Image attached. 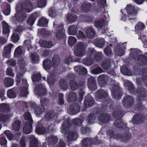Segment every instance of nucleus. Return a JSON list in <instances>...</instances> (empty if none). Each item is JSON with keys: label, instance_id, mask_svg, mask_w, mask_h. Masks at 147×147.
<instances>
[{"label": "nucleus", "instance_id": "56", "mask_svg": "<svg viewBox=\"0 0 147 147\" xmlns=\"http://www.w3.org/2000/svg\"><path fill=\"white\" fill-rule=\"evenodd\" d=\"M46 0H38L37 6L38 7L42 8L46 5Z\"/></svg>", "mask_w": 147, "mask_h": 147}, {"label": "nucleus", "instance_id": "23", "mask_svg": "<svg viewBox=\"0 0 147 147\" xmlns=\"http://www.w3.org/2000/svg\"><path fill=\"white\" fill-rule=\"evenodd\" d=\"M138 62L140 65H145L147 64V57L142 55H140L138 60Z\"/></svg>", "mask_w": 147, "mask_h": 147}, {"label": "nucleus", "instance_id": "36", "mask_svg": "<svg viewBox=\"0 0 147 147\" xmlns=\"http://www.w3.org/2000/svg\"><path fill=\"white\" fill-rule=\"evenodd\" d=\"M60 62L59 56L57 55H55L52 59V65L54 67L58 65Z\"/></svg>", "mask_w": 147, "mask_h": 147}, {"label": "nucleus", "instance_id": "18", "mask_svg": "<svg viewBox=\"0 0 147 147\" xmlns=\"http://www.w3.org/2000/svg\"><path fill=\"white\" fill-rule=\"evenodd\" d=\"M133 98L129 96H127L125 97L123 101V105L126 107L131 105L133 102Z\"/></svg>", "mask_w": 147, "mask_h": 147}, {"label": "nucleus", "instance_id": "63", "mask_svg": "<svg viewBox=\"0 0 147 147\" xmlns=\"http://www.w3.org/2000/svg\"><path fill=\"white\" fill-rule=\"evenodd\" d=\"M21 47H18L15 50L14 52V55L16 57H18L22 54V51Z\"/></svg>", "mask_w": 147, "mask_h": 147}, {"label": "nucleus", "instance_id": "54", "mask_svg": "<svg viewBox=\"0 0 147 147\" xmlns=\"http://www.w3.org/2000/svg\"><path fill=\"white\" fill-rule=\"evenodd\" d=\"M70 109H71L73 112L77 113L80 111V107L78 104L73 105L70 107Z\"/></svg>", "mask_w": 147, "mask_h": 147}, {"label": "nucleus", "instance_id": "52", "mask_svg": "<svg viewBox=\"0 0 147 147\" xmlns=\"http://www.w3.org/2000/svg\"><path fill=\"white\" fill-rule=\"evenodd\" d=\"M59 85L61 89L65 90L67 88V85L66 82L63 79L60 80L59 83Z\"/></svg>", "mask_w": 147, "mask_h": 147}, {"label": "nucleus", "instance_id": "34", "mask_svg": "<svg viewBox=\"0 0 147 147\" xmlns=\"http://www.w3.org/2000/svg\"><path fill=\"white\" fill-rule=\"evenodd\" d=\"M21 122L19 120H16L13 123L12 125V128L15 131H18L21 126Z\"/></svg>", "mask_w": 147, "mask_h": 147}, {"label": "nucleus", "instance_id": "26", "mask_svg": "<svg viewBox=\"0 0 147 147\" xmlns=\"http://www.w3.org/2000/svg\"><path fill=\"white\" fill-rule=\"evenodd\" d=\"M93 59L96 62H98L102 60L103 58L102 53L98 52H96L92 57Z\"/></svg>", "mask_w": 147, "mask_h": 147}, {"label": "nucleus", "instance_id": "16", "mask_svg": "<svg viewBox=\"0 0 147 147\" xmlns=\"http://www.w3.org/2000/svg\"><path fill=\"white\" fill-rule=\"evenodd\" d=\"M85 34L88 38H91L94 36L95 32L92 28H86Z\"/></svg>", "mask_w": 147, "mask_h": 147}, {"label": "nucleus", "instance_id": "35", "mask_svg": "<svg viewBox=\"0 0 147 147\" xmlns=\"http://www.w3.org/2000/svg\"><path fill=\"white\" fill-rule=\"evenodd\" d=\"M92 5L90 3H85L81 6V10L83 12H86L91 9Z\"/></svg>", "mask_w": 147, "mask_h": 147}, {"label": "nucleus", "instance_id": "31", "mask_svg": "<svg viewBox=\"0 0 147 147\" xmlns=\"http://www.w3.org/2000/svg\"><path fill=\"white\" fill-rule=\"evenodd\" d=\"M78 29L76 26H71L69 28L68 33L70 35H74L77 33Z\"/></svg>", "mask_w": 147, "mask_h": 147}, {"label": "nucleus", "instance_id": "58", "mask_svg": "<svg viewBox=\"0 0 147 147\" xmlns=\"http://www.w3.org/2000/svg\"><path fill=\"white\" fill-rule=\"evenodd\" d=\"M24 118L25 120L28 121L27 122L31 123H32L33 120L32 119L31 115L29 112H27L24 114Z\"/></svg>", "mask_w": 147, "mask_h": 147}, {"label": "nucleus", "instance_id": "8", "mask_svg": "<svg viewBox=\"0 0 147 147\" xmlns=\"http://www.w3.org/2000/svg\"><path fill=\"white\" fill-rule=\"evenodd\" d=\"M75 78V76L71 73L69 74L67 77V80H70L69 84L71 90H77L79 86L77 82L74 80H73Z\"/></svg>", "mask_w": 147, "mask_h": 147}, {"label": "nucleus", "instance_id": "15", "mask_svg": "<svg viewBox=\"0 0 147 147\" xmlns=\"http://www.w3.org/2000/svg\"><path fill=\"white\" fill-rule=\"evenodd\" d=\"M94 43L97 47L102 48L105 45L104 39L102 38H96L94 39Z\"/></svg>", "mask_w": 147, "mask_h": 147}, {"label": "nucleus", "instance_id": "13", "mask_svg": "<svg viewBox=\"0 0 147 147\" xmlns=\"http://www.w3.org/2000/svg\"><path fill=\"white\" fill-rule=\"evenodd\" d=\"M15 16L16 19L20 21H24L26 18V13L23 12L22 10L21 9L19 11L18 9L15 14Z\"/></svg>", "mask_w": 147, "mask_h": 147}, {"label": "nucleus", "instance_id": "10", "mask_svg": "<svg viewBox=\"0 0 147 147\" xmlns=\"http://www.w3.org/2000/svg\"><path fill=\"white\" fill-rule=\"evenodd\" d=\"M34 92L36 95L39 96L45 95L46 93L45 86L41 84H38L36 86Z\"/></svg>", "mask_w": 147, "mask_h": 147}, {"label": "nucleus", "instance_id": "55", "mask_svg": "<svg viewBox=\"0 0 147 147\" xmlns=\"http://www.w3.org/2000/svg\"><path fill=\"white\" fill-rule=\"evenodd\" d=\"M47 82L49 84H51L55 82V76L54 75H50L47 78Z\"/></svg>", "mask_w": 147, "mask_h": 147}, {"label": "nucleus", "instance_id": "61", "mask_svg": "<svg viewBox=\"0 0 147 147\" xmlns=\"http://www.w3.org/2000/svg\"><path fill=\"white\" fill-rule=\"evenodd\" d=\"M7 96L10 98H14L16 97V94L15 92L12 90H8Z\"/></svg>", "mask_w": 147, "mask_h": 147}, {"label": "nucleus", "instance_id": "27", "mask_svg": "<svg viewBox=\"0 0 147 147\" xmlns=\"http://www.w3.org/2000/svg\"><path fill=\"white\" fill-rule=\"evenodd\" d=\"M77 98V94L74 92H71L69 95L67 101L69 102H74Z\"/></svg>", "mask_w": 147, "mask_h": 147}, {"label": "nucleus", "instance_id": "41", "mask_svg": "<svg viewBox=\"0 0 147 147\" xmlns=\"http://www.w3.org/2000/svg\"><path fill=\"white\" fill-rule=\"evenodd\" d=\"M13 46V45L12 44H9L5 47L4 49V51L3 53V55L7 56V55L10 52L11 49Z\"/></svg>", "mask_w": 147, "mask_h": 147}, {"label": "nucleus", "instance_id": "57", "mask_svg": "<svg viewBox=\"0 0 147 147\" xmlns=\"http://www.w3.org/2000/svg\"><path fill=\"white\" fill-rule=\"evenodd\" d=\"M77 40L76 39L75 37L70 36L68 38V43L69 45L72 46L75 43Z\"/></svg>", "mask_w": 147, "mask_h": 147}, {"label": "nucleus", "instance_id": "6", "mask_svg": "<svg viewBox=\"0 0 147 147\" xmlns=\"http://www.w3.org/2000/svg\"><path fill=\"white\" fill-rule=\"evenodd\" d=\"M54 126L53 124L50 125L48 129L45 128L42 126H39L37 125L36 130V133L38 134H44L46 133L52 131Z\"/></svg>", "mask_w": 147, "mask_h": 147}, {"label": "nucleus", "instance_id": "12", "mask_svg": "<svg viewBox=\"0 0 147 147\" xmlns=\"http://www.w3.org/2000/svg\"><path fill=\"white\" fill-rule=\"evenodd\" d=\"M22 83L23 85L22 86L20 89V95L22 96H25L27 95L28 94L27 88L28 85L27 84V81L26 79L22 80Z\"/></svg>", "mask_w": 147, "mask_h": 147}, {"label": "nucleus", "instance_id": "60", "mask_svg": "<svg viewBox=\"0 0 147 147\" xmlns=\"http://www.w3.org/2000/svg\"><path fill=\"white\" fill-rule=\"evenodd\" d=\"M145 28L144 25L141 22H139L135 27L136 30H142Z\"/></svg>", "mask_w": 147, "mask_h": 147}, {"label": "nucleus", "instance_id": "33", "mask_svg": "<svg viewBox=\"0 0 147 147\" xmlns=\"http://www.w3.org/2000/svg\"><path fill=\"white\" fill-rule=\"evenodd\" d=\"M83 62L84 64L88 66H90L93 64V59L92 58L87 56L86 58L83 59Z\"/></svg>", "mask_w": 147, "mask_h": 147}, {"label": "nucleus", "instance_id": "30", "mask_svg": "<svg viewBox=\"0 0 147 147\" xmlns=\"http://www.w3.org/2000/svg\"><path fill=\"white\" fill-rule=\"evenodd\" d=\"M55 116V113L52 111H50L46 114L45 117L47 120L49 121L53 119Z\"/></svg>", "mask_w": 147, "mask_h": 147}, {"label": "nucleus", "instance_id": "25", "mask_svg": "<svg viewBox=\"0 0 147 147\" xmlns=\"http://www.w3.org/2000/svg\"><path fill=\"white\" fill-rule=\"evenodd\" d=\"M138 94L141 97H145L147 95V91L146 89L141 87L138 90Z\"/></svg>", "mask_w": 147, "mask_h": 147}, {"label": "nucleus", "instance_id": "14", "mask_svg": "<svg viewBox=\"0 0 147 147\" xmlns=\"http://www.w3.org/2000/svg\"><path fill=\"white\" fill-rule=\"evenodd\" d=\"M26 71V69L24 67H21L19 71L18 72L16 78L17 84H18L21 82L20 78Z\"/></svg>", "mask_w": 147, "mask_h": 147}, {"label": "nucleus", "instance_id": "28", "mask_svg": "<svg viewBox=\"0 0 147 147\" xmlns=\"http://www.w3.org/2000/svg\"><path fill=\"white\" fill-rule=\"evenodd\" d=\"M119 90V87L117 86L116 88H114L111 90L112 96L113 98L116 100L119 99L120 98V96L118 94V91Z\"/></svg>", "mask_w": 147, "mask_h": 147}, {"label": "nucleus", "instance_id": "7", "mask_svg": "<svg viewBox=\"0 0 147 147\" xmlns=\"http://www.w3.org/2000/svg\"><path fill=\"white\" fill-rule=\"evenodd\" d=\"M30 107L34 109V111L36 115H40L45 110L44 106L42 105L38 107L36 104L34 102H29Z\"/></svg>", "mask_w": 147, "mask_h": 147}, {"label": "nucleus", "instance_id": "48", "mask_svg": "<svg viewBox=\"0 0 147 147\" xmlns=\"http://www.w3.org/2000/svg\"><path fill=\"white\" fill-rule=\"evenodd\" d=\"M95 118V116L94 114H89L87 118L88 124L90 125L94 123Z\"/></svg>", "mask_w": 147, "mask_h": 147}, {"label": "nucleus", "instance_id": "4", "mask_svg": "<svg viewBox=\"0 0 147 147\" xmlns=\"http://www.w3.org/2000/svg\"><path fill=\"white\" fill-rule=\"evenodd\" d=\"M86 49L84 43L82 42H78L74 50L75 55L78 57H82L85 53Z\"/></svg>", "mask_w": 147, "mask_h": 147}, {"label": "nucleus", "instance_id": "43", "mask_svg": "<svg viewBox=\"0 0 147 147\" xmlns=\"http://www.w3.org/2000/svg\"><path fill=\"white\" fill-rule=\"evenodd\" d=\"M10 110L9 106L5 103H2L0 105V111L1 112L8 111Z\"/></svg>", "mask_w": 147, "mask_h": 147}, {"label": "nucleus", "instance_id": "21", "mask_svg": "<svg viewBox=\"0 0 147 147\" xmlns=\"http://www.w3.org/2000/svg\"><path fill=\"white\" fill-rule=\"evenodd\" d=\"M98 118L101 122L106 123L109 121L110 119V117L109 115H100Z\"/></svg>", "mask_w": 147, "mask_h": 147}, {"label": "nucleus", "instance_id": "45", "mask_svg": "<svg viewBox=\"0 0 147 147\" xmlns=\"http://www.w3.org/2000/svg\"><path fill=\"white\" fill-rule=\"evenodd\" d=\"M52 64L50 60H46L43 61V65L45 69H48L51 68Z\"/></svg>", "mask_w": 147, "mask_h": 147}, {"label": "nucleus", "instance_id": "62", "mask_svg": "<svg viewBox=\"0 0 147 147\" xmlns=\"http://www.w3.org/2000/svg\"><path fill=\"white\" fill-rule=\"evenodd\" d=\"M19 34L16 33V31H14L12 36V40L15 42L18 41L19 39Z\"/></svg>", "mask_w": 147, "mask_h": 147}, {"label": "nucleus", "instance_id": "49", "mask_svg": "<svg viewBox=\"0 0 147 147\" xmlns=\"http://www.w3.org/2000/svg\"><path fill=\"white\" fill-rule=\"evenodd\" d=\"M124 85L125 87H127L128 89L131 92L134 91V87L130 81H127L125 84Z\"/></svg>", "mask_w": 147, "mask_h": 147}, {"label": "nucleus", "instance_id": "11", "mask_svg": "<svg viewBox=\"0 0 147 147\" xmlns=\"http://www.w3.org/2000/svg\"><path fill=\"white\" fill-rule=\"evenodd\" d=\"M57 22H54V27L55 28H59V29H58L57 30V32L56 34V36L58 39H61L63 38L64 37V30L63 29L62 26V25L60 27L59 26L57 27Z\"/></svg>", "mask_w": 147, "mask_h": 147}, {"label": "nucleus", "instance_id": "17", "mask_svg": "<svg viewBox=\"0 0 147 147\" xmlns=\"http://www.w3.org/2000/svg\"><path fill=\"white\" fill-rule=\"evenodd\" d=\"M32 123L26 122L23 128L24 132L26 134L30 133L32 130Z\"/></svg>", "mask_w": 147, "mask_h": 147}, {"label": "nucleus", "instance_id": "20", "mask_svg": "<svg viewBox=\"0 0 147 147\" xmlns=\"http://www.w3.org/2000/svg\"><path fill=\"white\" fill-rule=\"evenodd\" d=\"M94 102L92 98L90 96H87L84 101V104L86 107H89L93 105Z\"/></svg>", "mask_w": 147, "mask_h": 147}, {"label": "nucleus", "instance_id": "42", "mask_svg": "<svg viewBox=\"0 0 147 147\" xmlns=\"http://www.w3.org/2000/svg\"><path fill=\"white\" fill-rule=\"evenodd\" d=\"M94 26L96 27L101 28L105 25L104 21L103 20H96L94 23Z\"/></svg>", "mask_w": 147, "mask_h": 147}, {"label": "nucleus", "instance_id": "39", "mask_svg": "<svg viewBox=\"0 0 147 147\" xmlns=\"http://www.w3.org/2000/svg\"><path fill=\"white\" fill-rule=\"evenodd\" d=\"M106 76L104 75H101L97 78L98 81L100 85L102 86L105 82Z\"/></svg>", "mask_w": 147, "mask_h": 147}, {"label": "nucleus", "instance_id": "53", "mask_svg": "<svg viewBox=\"0 0 147 147\" xmlns=\"http://www.w3.org/2000/svg\"><path fill=\"white\" fill-rule=\"evenodd\" d=\"M121 71L122 73L125 75L129 76L131 74V71L126 67H122L121 69Z\"/></svg>", "mask_w": 147, "mask_h": 147}, {"label": "nucleus", "instance_id": "3", "mask_svg": "<svg viewBox=\"0 0 147 147\" xmlns=\"http://www.w3.org/2000/svg\"><path fill=\"white\" fill-rule=\"evenodd\" d=\"M114 117L117 120L114 122V125L117 127L121 129H125L127 128V125L126 123H124L122 122L120 119L122 117L121 115V111H116L113 113Z\"/></svg>", "mask_w": 147, "mask_h": 147}, {"label": "nucleus", "instance_id": "59", "mask_svg": "<svg viewBox=\"0 0 147 147\" xmlns=\"http://www.w3.org/2000/svg\"><path fill=\"white\" fill-rule=\"evenodd\" d=\"M103 70L100 67H97L91 71L92 74H97L102 73Z\"/></svg>", "mask_w": 147, "mask_h": 147}, {"label": "nucleus", "instance_id": "9", "mask_svg": "<svg viewBox=\"0 0 147 147\" xmlns=\"http://www.w3.org/2000/svg\"><path fill=\"white\" fill-rule=\"evenodd\" d=\"M20 9L27 12H30L32 9V5L29 1H24L21 5Z\"/></svg>", "mask_w": 147, "mask_h": 147}, {"label": "nucleus", "instance_id": "2", "mask_svg": "<svg viewBox=\"0 0 147 147\" xmlns=\"http://www.w3.org/2000/svg\"><path fill=\"white\" fill-rule=\"evenodd\" d=\"M128 15L124 14L123 17H122L121 20L125 21L126 19L128 17L129 19H134L138 14L139 9L137 7H135L133 5L129 4L127 5L125 8Z\"/></svg>", "mask_w": 147, "mask_h": 147}, {"label": "nucleus", "instance_id": "24", "mask_svg": "<svg viewBox=\"0 0 147 147\" xmlns=\"http://www.w3.org/2000/svg\"><path fill=\"white\" fill-rule=\"evenodd\" d=\"M4 82L5 86L6 87H8L13 85L14 80L11 78H6L4 80Z\"/></svg>", "mask_w": 147, "mask_h": 147}, {"label": "nucleus", "instance_id": "40", "mask_svg": "<svg viewBox=\"0 0 147 147\" xmlns=\"http://www.w3.org/2000/svg\"><path fill=\"white\" fill-rule=\"evenodd\" d=\"M101 66L103 69H107L111 66V63L110 60L108 59H105L102 63Z\"/></svg>", "mask_w": 147, "mask_h": 147}, {"label": "nucleus", "instance_id": "38", "mask_svg": "<svg viewBox=\"0 0 147 147\" xmlns=\"http://www.w3.org/2000/svg\"><path fill=\"white\" fill-rule=\"evenodd\" d=\"M12 115L9 116L7 114H0V121L5 122L8 121Z\"/></svg>", "mask_w": 147, "mask_h": 147}, {"label": "nucleus", "instance_id": "29", "mask_svg": "<svg viewBox=\"0 0 147 147\" xmlns=\"http://www.w3.org/2000/svg\"><path fill=\"white\" fill-rule=\"evenodd\" d=\"M142 119L141 115L136 114L134 115L132 120L134 123L137 124L142 122Z\"/></svg>", "mask_w": 147, "mask_h": 147}, {"label": "nucleus", "instance_id": "46", "mask_svg": "<svg viewBox=\"0 0 147 147\" xmlns=\"http://www.w3.org/2000/svg\"><path fill=\"white\" fill-rule=\"evenodd\" d=\"M33 63H37L39 60V57L36 53H33L31 56Z\"/></svg>", "mask_w": 147, "mask_h": 147}, {"label": "nucleus", "instance_id": "19", "mask_svg": "<svg viewBox=\"0 0 147 147\" xmlns=\"http://www.w3.org/2000/svg\"><path fill=\"white\" fill-rule=\"evenodd\" d=\"M31 142L30 144V147H38V140L34 136L31 135L30 137Z\"/></svg>", "mask_w": 147, "mask_h": 147}, {"label": "nucleus", "instance_id": "44", "mask_svg": "<svg viewBox=\"0 0 147 147\" xmlns=\"http://www.w3.org/2000/svg\"><path fill=\"white\" fill-rule=\"evenodd\" d=\"M97 96L101 98H106L107 96V94L106 92L102 89L99 90L97 93Z\"/></svg>", "mask_w": 147, "mask_h": 147}, {"label": "nucleus", "instance_id": "37", "mask_svg": "<svg viewBox=\"0 0 147 147\" xmlns=\"http://www.w3.org/2000/svg\"><path fill=\"white\" fill-rule=\"evenodd\" d=\"M3 26V33L4 34L9 33L10 32L9 27L7 24L4 21L2 22Z\"/></svg>", "mask_w": 147, "mask_h": 147}, {"label": "nucleus", "instance_id": "51", "mask_svg": "<svg viewBox=\"0 0 147 147\" xmlns=\"http://www.w3.org/2000/svg\"><path fill=\"white\" fill-rule=\"evenodd\" d=\"M96 53V51L93 48H89L87 50V55L88 57L92 58Z\"/></svg>", "mask_w": 147, "mask_h": 147}, {"label": "nucleus", "instance_id": "47", "mask_svg": "<svg viewBox=\"0 0 147 147\" xmlns=\"http://www.w3.org/2000/svg\"><path fill=\"white\" fill-rule=\"evenodd\" d=\"M48 21L45 18H42L40 19L38 21V25L39 26L42 27H46L47 26Z\"/></svg>", "mask_w": 147, "mask_h": 147}, {"label": "nucleus", "instance_id": "1", "mask_svg": "<svg viewBox=\"0 0 147 147\" xmlns=\"http://www.w3.org/2000/svg\"><path fill=\"white\" fill-rule=\"evenodd\" d=\"M70 123L67 121H65L63 123L61 128L62 133L65 134H67V140L69 142L73 140L74 138L76 139L78 136L77 133L72 131H68V128Z\"/></svg>", "mask_w": 147, "mask_h": 147}, {"label": "nucleus", "instance_id": "64", "mask_svg": "<svg viewBox=\"0 0 147 147\" xmlns=\"http://www.w3.org/2000/svg\"><path fill=\"white\" fill-rule=\"evenodd\" d=\"M34 18L33 16H31L28 20L27 23L30 26H32L34 22Z\"/></svg>", "mask_w": 147, "mask_h": 147}, {"label": "nucleus", "instance_id": "32", "mask_svg": "<svg viewBox=\"0 0 147 147\" xmlns=\"http://www.w3.org/2000/svg\"><path fill=\"white\" fill-rule=\"evenodd\" d=\"M40 44L42 47L45 48H50L53 45V43L51 41H47L45 40L42 41Z\"/></svg>", "mask_w": 147, "mask_h": 147}, {"label": "nucleus", "instance_id": "50", "mask_svg": "<svg viewBox=\"0 0 147 147\" xmlns=\"http://www.w3.org/2000/svg\"><path fill=\"white\" fill-rule=\"evenodd\" d=\"M67 20L70 22H74L77 19V17L76 15L71 14H68L66 17Z\"/></svg>", "mask_w": 147, "mask_h": 147}, {"label": "nucleus", "instance_id": "5", "mask_svg": "<svg viewBox=\"0 0 147 147\" xmlns=\"http://www.w3.org/2000/svg\"><path fill=\"white\" fill-rule=\"evenodd\" d=\"M111 136L120 139L124 143L127 142L131 138V134L128 131L124 132L122 135L115 134L111 135Z\"/></svg>", "mask_w": 147, "mask_h": 147}, {"label": "nucleus", "instance_id": "22", "mask_svg": "<svg viewBox=\"0 0 147 147\" xmlns=\"http://www.w3.org/2000/svg\"><path fill=\"white\" fill-rule=\"evenodd\" d=\"M82 146L83 147H90L92 144L91 139L86 138L82 140Z\"/></svg>", "mask_w": 147, "mask_h": 147}]
</instances>
